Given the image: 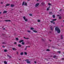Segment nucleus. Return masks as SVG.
I'll list each match as a JSON object with an SVG mask.
<instances>
[{
    "label": "nucleus",
    "mask_w": 64,
    "mask_h": 64,
    "mask_svg": "<svg viewBox=\"0 0 64 64\" xmlns=\"http://www.w3.org/2000/svg\"><path fill=\"white\" fill-rule=\"evenodd\" d=\"M9 57H10V58H11V56H9Z\"/></svg>",
    "instance_id": "nucleus-57"
},
{
    "label": "nucleus",
    "mask_w": 64,
    "mask_h": 64,
    "mask_svg": "<svg viewBox=\"0 0 64 64\" xmlns=\"http://www.w3.org/2000/svg\"><path fill=\"white\" fill-rule=\"evenodd\" d=\"M50 9L49 8H47L46 10L47 11H48V10H49Z\"/></svg>",
    "instance_id": "nucleus-34"
},
{
    "label": "nucleus",
    "mask_w": 64,
    "mask_h": 64,
    "mask_svg": "<svg viewBox=\"0 0 64 64\" xmlns=\"http://www.w3.org/2000/svg\"><path fill=\"white\" fill-rule=\"evenodd\" d=\"M33 31L34 32H35V33H37V31L35 30H33Z\"/></svg>",
    "instance_id": "nucleus-10"
},
{
    "label": "nucleus",
    "mask_w": 64,
    "mask_h": 64,
    "mask_svg": "<svg viewBox=\"0 0 64 64\" xmlns=\"http://www.w3.org/2000/svg\"><path fill=\"white\" fill-rule=\"evenodd\" d=\"M49 33H51V32H49Z\"/></svg>",
    "instance_id": "nucleus-55"
},
{
    "label": "nucleus",
    "mask_w": 64,
    "mask_h": 64,
    "mask_svg": "<svg viewBox=\"0 0 64 64\" xmlns=\"http://www.w3.org/2000/svg\"><path fill=\"white\" fill-rule=\"evenodd\" d=\"M40 4L39 3H37L35 5V7H38L39 5Z\"/></svg>",
    "instance_id": "nucleus-3"
},
{
    "label": "nucleus",
    "mask_w": 64,
    "mask_h": 64,
    "mask_svg": "<svg viewBox=\"0 0 64 64\" xmlns=\"http://www.w3.org/2000/svg\"><path fill=\"white\" fill-rule=\"evenodd\" d=\"M3 29L4 30H5V28H3Z\"/></svg>",
    "instance_id": "nucleus-59"
},
{
    "label": "nucleus",
    "mask_w": 64,
    "mask_h": 64,
    "mask_svg": "<svg viewBox=\"0 0 64 64\" xmlns=\"http://www.w3.org/2000/svg\"><path fill=\"white\" fill-rule=\"evenodd\" d=\"M52 21H56V20H57V19H52Z\"/></svg>",
    "instance_id": "nucleus-14"
},
{
    "label": "nucleus",
    "mask_w": 64,
    "mask_h": 64,
    "mask_svg": "<svg viewBox=\"0 0 64 64\" xmlns=\"http://www.w3.org/2000/svg\"><path fill=\"white\" fill-rule=\"evenodd\" d=\"M4 21L6 22H10V21H11V20H5Z\"/></svg>",
    "instance_id": "nucleus-5"
},
{
    "label": "nucleus",
    "mask_w": 64,
    "mask_h": 64,
    "mask_svg": "<svg viewBox=\"0 0 64 64\" xmlns=\"http://www.w3.org/2000/svg\"><path fill=\"white\" fill-rule=\"evenodd\" d=\"M7 12V11L6 10H4L3 12V14H4V13H6Z\"/></svg>",
    "instance_id": "nucleus-7"
},
{
    "label": "nucleus",
    "mask_w": 64,
    "mask_h": 64,
    "mask_svg": "<svg viewBox=\"0 0 64 64\" xmlns=\"http://www.w3.org/2000/svg\"><path fill=\"white\" fill-rule=\"evenodd\" d=\"M55 30L56 31H57L58 33H60V32H61L60 30L57 26L55 28Z\"/></svg>",
    "instance_id": "nucleus-1"
},
{
    "label": "nucleus",
    "mask_w": 64,
    "mask_h": 64,
    "mask_svg": "<svg viewBox=\"0 0 64 64\" xmlns=\"http://www.w3.org/2000/svg\"><path fill=\"white\" fill-rule=\"evenodd\" d=\"M46 60L47 61H48V60H47V59H46Z\"/></svg>",
    "instance_id": "nucleus-64"
},
{
    "label": "nucleus",
    "mask_w": 64,
    "mask_h": 64,
    "mask_svg": "<svg viewBox=\"0 0 64 64\" xmlns=\"http://www.w3.org/2000/svg\"><path fill=\"white\" fill-rule=\"evenodd\" d=\"M23 18L24 19V20L26 19V17H25V16H24L23 17Z\"/></svg>",
    "instance_id": "nucleus-31"
},
{
    "label": "nucleus",
    "mask_w": 64,
    "mask_h": 64,
    "mask_svg": "<svg viewBox=\"0 0 64 64\" xmlns=\"http://www.w3.org/2000/svg\"><path fill=\"white\" fill-rule=\"evenodd\" d=\"M59 18V19H61V17L60 16Z\"/></svg>",
    "instance_id": "nucleus-39"
},
{
    "label": "nucleus",
    "mask_w": 64,
    "mask_h": 64,
    "mask_svg": "<svg viewBox=\"0 0 64 64\" xmlns=\"http://www.w3.org/2000/svg\"><path fill=\"white\" fill-rule=\"evenodd\" d=\"M24 5L25 6H27V3H26V2L25 3V4H24Z\"/></svg>",
    "instance_id": "nucleus-17"
},
{
    "label": "nucleus",
    "mask_w": 64,
    "mask_h": 64,
    "mask_svg": "<svg viewBox=\"0 0 64 64\" xmlns=\"http://www.w3.org/2000/svg\"><path fill=\"white\" fill-rule=\"evenodd\" d=\"M24 54V53L23 52H21L20 54V55H23Z\"/></svg>",
    "instance_id": "nucleus-9"
},
{
    "label": "nucleus",
    "mask_w": 64,
    "mask_h": 64,
    "mask_svg": "<svg viewBox=\"0 0 64 64\" xmlns=\"http://www.w3.org/2000/svg\"><path fill=\"white\" fill-rule=\"evenodd\" d=\"M1 4H3V2H1L0 3Z\"/></svg>",
    "instance_id": "nucleus-53"
},
{
    "label": "nucleus",
    "mask_w": 64,
    "mask_h": 64,
    "mask_svg": "<svg viewBox=\"0 0 64 64\" xmlns=\"http://www.w3.org/2000/svg\"><path fill=\"white\" fill-rule=\"evenodd\" d=\"M12 50H14V51H16V49L15 48H13Z\"/></svg>",
    "instance_id": "nucleus-19"
},
{
    "label": "nucleus",
    "mask_w": 64,
    "mask_h": 64,
    "mask_svg": "<svg viewBox=\"0 0 64 64\" xmlns=\"http://www.w3.org/2000/svg\"><path fill=\"white\" fill-rule=\"evenodd\" d=\"M14 44H17V43H16V42H15L14 43Z\"/></svg>",
    "instance_id": "nucleus-46"
},
{
    "label": "nucleus",
    "mask_w": 64,
    "mask_h": 64,
    "mask_svg": "<svg viewBox=\"0 0 64 64\" xmlns=\"http://www.w3.org/2000/svg\"><path fill=\"white\" fill-rule=\"evenodd\" d=\"M40 20H38V22H40Z\"/></svg>",
    "instance_id": "nucleus-29"
},
{
    "label": "nucleus",
    "mask_w": 64,
    "mask_h": 64,
    "mask_svg": "<svg viewBox=\"0 0 64 64\" xmlns=\"http://www.w3.org/2000/svg\"><path fill=\"white\" fill-rule=\"evenodd\" d=\"M46 51H50V50L49 49H47L46 50Z\"/></svg>",
    "instance_id": "nucleus-25"
},
{
    "label": "nucleus",
    "mask_w": 64,
    "mask_h": 64,
    "mask_svg": "<svg viewBox=\"0 0 64 64\" xmlns=\"http://www.w3.org/2000/svg\"><path fill=\"white\" fill-rule=\"evenodd\" d=\"M1 13H2V12H0V14H1Z\"/></svg>",
    "instance_id": "nucleus-61"
},
{
    "label": "nucleus",
    "mask_w": 64,
    "mask_h": 64,
    "mask_svg": "<svg viewBox=\"0 0 64 64\" xmlns=\"http://www.w3.org/2000/svg\"><path fill=\"white\" fill-rule=\"evenodd\" d=\"M11 7H14V4H11Z\"/></svg>",
    "instance_id": "nucleus-8"
},
{
    "label": "nucleus",
    "mask_w": 64,
    "mask_h": 64,
    "mask_svg": "<svg viewBox=\"0 0 64 64\" xmlns=\"http://www.w3.org/2000/svg\"><path fill=\"white\" fill-rule=\"evenodd\" d=\"M18 46L19 47H21V45L20 44H18Z\"/></svg>",
    "instance_id": "nucleus-15"
},
{
    "label": "nucleus",
    "mask_w": 64,
    "mask_h": 64,
    "mask_svg": "<svg viewBox=\"0 0 64 64\" xmlns=\"http://www.w3.org/2000/svg\"><path fill=\"white\" fill-rule=\"evenodd\" d=\"M4 52H7V50H4Z\"/></svg>",
    "instance_id": "nucleus-32"
},
{
    "label": "nucleus",
    "mask_w": 64,
    "mask_h": 64,
    "mask_svg": "<svg viewBox=\"0 0 64 64\" xmlns=\"http://www.w3.org/2000/svg\"><path fill=\"white\" fill-rule=\"evenodd\" d=\"M25 55H27V53L26 52H25L24 53Z\"/></svg>",
    "instance_id": "nucleus-27"
},
{
    "label": "nucleus",
    "mask_w": 64,
    "mask_h": 64,
    "mask_svg": "<svg viewBox=\"0 0 64 64\" xmlns=\"http://www.w3.org/2000/svg\"><path fill=\"white\" fill-rule=\"evenodd\" d=\"M10 4H6V6H10Z\"/></svg>",
    "instance_id": "nucleus-18"
},
{
    "label": "nucleus",
    "mask_w": 64,
    "mask_h": 64,
    "mask_svg": "<svg viewBox=\"0 0 64 64\" xmlns=\"http://www.w3.org/2000/svg\"><path fill=\"white\" fill-rule=\"evenodd\" d=\"M16 40H17V41H18V40H19V39L18 38H16Z\"/></svg>",
    "instance_id": "nucleus-30"
},
{
    "label": "nucleus",
    "mask_w": 64,
    "mask_h": 64,
    "mask_svg": "<svg viewBox=\"0 0 64 64\" xmlns=\"http://www.w3.org/2000/svg\"><path fill=\"white\" fill-rule=\"evenodd\" d=\"M24 39H26V38H25V37H24Z\"/></svg>",
    "instance_id": "nucleus-49"
},
{
    "label": "nucleus",
    "mask_w": 64,
    "mask_h": 64,
    "mask_svg": "<svg viewBox=\"0 0 64 64\" xmlns=\"http://www.w3.org/2000/svg\"><path fill=\"white\" fill-rule=\"evenodd\" d=\"M20 41H21V42H24V40H20Z\"/></svg>",
    "instance_id": "nucleus-37"
},
{
    "label": "nucleus",
    "mask_w": 64,
    "mask_h": 64,
    "mask_svg": "<svg viewBox=\"0 0 64 64\" xmlns=\"http://www.w3.org/2000/svg\"><path fill=\"white\" fill-rule=\"evenodd\" d=\"M50 22L51 23H52V24H54V25L55 24V22L54 21H50Z\"/></svg>",
    "instance_id": "nucleus-2"
},
{
    "label": "nucleus",
    "mask_w": 64,
    "mask_h": 64,
    "mask_svg": "<svg viewBox=\"0 0 64 64\" xmlns=\"http://www.w3.org/2000/svg\"><path fill=\"white\" fill-rule=\"evenodd\" d=\"M61 39H63V35H61Z\"/></svg>",
    "instance_id": "nucleus-13"
},
{
    "label": "nucleus",
    "mask_w": 64,
    "mask_h": 64,
    "mask_svg": "<svg viewBox=\"0 0 64 64\" xmlns=\"http://www.w3.org/2000/svg\"><path fill=\"white\" fill-rule=\"evenodd\" d=\"M51 47H52L53 48H54V46H51Z\"/></svg>",
    "instance_id": "nucleus-44"
},
{
    "label": "nucleus",
    "mask_w": 64,
    "mask_h": 64,
    "mask_svg": "<svg viewBox=\"0 0 64 64\" xmlns=\"http://www.w3.org/2000/svg\"><path fill=\"white\" fill-rule=\"evenodd\" d=\"M48 5L50 6V5H52V4H50V3H48Z\"/></svg>",
    "instance_id": "nucleus-36"
},
{
    "label": "nucleus",
    "mask_w": 64,
    "mask_h": 64,
    "mask_svg": "<svg viewBox=\"0 0 64 64\" xmlns=\"http://www.w3.org/2000/svg\"><path fill=\"white\" fill-rule=\"evenodd\" d=\"M61 11H62V9H60V10H59V11L60 12Z\"/></svg>",
    "instance_id": "nucleus-43"
},
{
    "label": "nucleus",
    "mask_w": 64,
    "mask_h": 64,
    "mask_svg": "<svg viewBox=\"0 0 64 64\" xmlns=\"http://www.w3.org/2000/svg\"><path fill=\"white\" fill-rule=\"evenodd\" d=\"M31 30H34V28H31Z\"/></svg>",
    "instance_id": "nucleus-33"
},
{
    "label": "nucleus",
    "mask_w": 64,
    "mask_h": 64,
    "mask_svg": "<svg viewBox=\"0 0 64 64\" xmlns=\"http://www.w3.org/2000/svg\"><path fill=\"white\" fill-rule=\"evenodd\" d=\"M26 62L27 63H30V62L27 61Z\"/></svg>",
    "instance_id": "nucleus-21"
},
{
    "label": "nucleus",
    "mask_w": 64,
    "mask_h": 64,
    "mask_svg": "<svg viewBox=\"0 0 64 64\" xmlns=\"http://www.w3.org/2000/svg\"><path fill=\"white\" fill-rule=\"evenodd\" d=\"M26 39L27 40L29 39V38H26Z\"/></svg>",
    "instance_id": "nucleus-41"
},
{
    "label": "nucleus",
    "mask_w": 64,
    "mask_h": 64,
    "mask_svg": "<svg viewBox=\"0 0 64 64\" xmlns=\"http://www.w3.org/2000/svg\"><path fill=\"white\" fill-rule=\"evenodd\" d=\"M2 43L3 44H6V43L5 42H3Z\"/></svg>",
    "instance_id": "nucleus-24"
},
{
    "label": "nucleus",
    "mask_w": 64,
    "mask_h": 64,
    "mask_svg": "<svg viewBox=\"0 0 64 64\" xmlns=\"http://www.w3.org/2000/svg\"><path fill=\"white\" fill-rule=\"evenodd\" d=\"M24 20H25V21H26V22H27V21H28V20L26 18Z\"/></svg>",
    "instance_id": "nucleus-23"
},
{
    "label": "nucleus",
    "mask_w": 64,
    "mask_h": 64,
    "mask_svg": "<svg viewBox=\"0 0 64 64\" xmlns=\"http://www.w3.org/2000/svg\"><path fill=\"white\" fill-rule=\"evenodd\" d=\"M41 4L42 5H43V6H45V2H42Z\"/></svg>",
    "instance_id": "nucleus-4"
},
{
    "label": "nucleus",
    "mask_w": 64,
    "mask_h": 64,
    "mask_svg": "<svg viewBox=\"0 0 64 64\" xmlns=\"http://www.w3.org/2000/svg\"><path fill=\"white\" fill-rule=\"evenodd\" d=\"M17 54H18V52H17Z\"/></svg>",
    "instance_id": "nucleus-60"
},
{
    "label": "nucleus",
    "mask_w": 64,
    "mask_h": 64,
    "mask_svg": "<svg viewBox=\"0 0 64 64\" xmlns=\"http://www.w3.org/2000/svg\"><path fill=\"white\" fill-rule=\"evenodd\" d=\"M27 50V48H25V49H24V50Z\"/></svg>",
    "instance_id": "nucleus-45"
},
{
    "label": "nucleus",
    "mask_w": 64,
    "mask_h": 64,
    "mask_svg": "<svg viewBox=\"0 0 64 64\" xmlns=\"http://www.w3.org/2000/svg\"><path fill=\"white\" fill-rule=\"evenodd\" d=\"M2 48H4L5 47V46H2Z\"/></svg>",
    "instance_id": "nucleus-42"
},
{
    "label": "nucleus",
    "mask_w": 64,
    "mask_h": 64,
    "mask_svg": "<svg viewBox=\"0 0 64 64\" xmlns=\"http://www.w3.org/2000/svg\"><path fill=\"white\" fill-rule=\"evenodd\" d=\"M7 56H8V57H10V56H9V55H8Z\"/></svg>",
    "instance_id": "nucleus-50"
},
{
    "label": "nucleus",
    "mask_w": 64,
    "mask_h": 64,
    "mask_svg": "<svg viewBox=\"0 0 64 64\" xmlns=\"http://www.w3.org/2000/svg\"><path fill=\"white\" fill-rule=\"evenodd\" d=\"M34 63H36V61L34 62Z\"/></svg>",
    "instance_id": "nucleus-51"
},
{
    "label": "nucleus",
    "mask_w": 64,
    "mask_h": 64,
    "mask_svg": "<svg viewBox=\"0 0 64 64\" xmlns=\"http://www.w3.org/2000/svg\"><path fill=\"white\" fill-rule=\"evenodd\" d=\"M49 14L50 15H52L53 13H52V12H49Z\"/></svg>",
    "instance_id": "nucleus-12"
},
{
    "label": "nucleus",
    "mask_w": 64,
    "mask_h": 64,
    "mask_svg": "<svg viewBox=\"0 0 64 64\" xmlns=\"http://www.w3.org/2000/svg\"><path fill=\"white\" fill-rule=\"evenodd\" d=\"M22 45H24V44H25V43H24V42H22Z\"/></svg>",
    "instance_id": "nucleus-26"
},
{
    "label": "nucleus",
    "mask_w": 64,
    "mask_h": 64,
    "mask_svg": "<svg viewBox=\"0 0 64 64\" xmlns=\"http://www.w3.org/2000/svg\"><path fill=\"white\" fill-rule=\"evenodd\" d=\"M56 57H57V56H56V55H54V56L53 57V58H56Z\"/></svg>",
    "instance_id": "nucleus-22"
},
{
    "label": "nucleus",
    "mask_w": 64,
    "mask_h": 64,
    "mask_svg": "<svg viewBox=\"0 0 64 64\" xmlns=\"http://www.w3.org/2000/svg\"><path fill=\"white\" fill-rule=\"evenodd\" d=\"M42 41H44V39H42Z\"/></svg>",
    "instance_id": "nucleus-38"
},
{
    "label": "nucleus",
    "mask_w": 64,
    "mask_h": 64,
    "mask_svg": "<svg viewBox=\"0 0 64 64\" xmlns=\"http://www.w3.org/2000/svg\"><path fill=\"white\" fill-rule=\"evenodd\" d=\"M28 47H30V46H28Z\"/></svg>",
    "instance_id": "nucleus-63"
},
{
    "label": "nucleus",
    "mask_w": 64,
    "mask_h": 64,
    "mask_svg": "<svg viewBox=\"0 0 64 64\" xmlns=\"http://www.w3.org/2000/svg\"><path fill=\"white\" fill-rule=\"evenodd\" d=\"M27 47H28V46H26V48H27Z\"/></svg>",
    "instance_id": "nucleus-58"
},
{
    "label": "nucleus",
    "mask_w": 64,
    "mask_h": 64,
    "mask_svg": "<svg viewBox=\"0 0 64 64\" xmlns=\"http://www.w3.org/2000/svg\"><path fill=\"white\" fill-rule=\"evenodd\" d=\"M25 61H29V60H25Z\"/></svg>",
    "instance_id": "nucleus-47"
},
{
    "label": "nucleus",
    "mask_w": 64,
    "mask_h": 64,
    "mask_svg": "<svg viewBox=\"0 0 64 64\" xmlns=\"http://www.w3.org/2000/svg\"><path fill=\"white\" fill-rule=\"evenodd\" d=\"M50 30H51L52 31H53V30H54V29L53 28L52 26H51V27H50Z\"/></svg>",
    "instance_id": "nucleus-6"
},
{
    "label": "nucleus",
    "mask_w": 64,
    "mask_h": 64,
    "mask_svg": "<svg viewBox=\"0 0 64 64\" xmlns=\"http://www.w3.org/2000/svg\"><path fill=\"white\" fill-rule=\"evenodd\" d=\"M28 32H31V31H30V30H28Z\"/></svg>",
    "instance_id": "nucleus-40"
},
{
    "label": "nucleus",
    "mask_w": 64,
    "mask_h": 64,
    "mask_svg": "<svg viewBox=\"0 0 64 64\" xmlns=\"http://www.w3.org/2000/svg\"><path fill=\"white\" fill-rule=\"evenodd\" d=\"M52 17L54 18H55V15H52Z\"/></svg>",
    "instance_id": "nucleus-16"
},
{
    "label": "nucleus",
    "mask_w": 64,
    "mask_h": 64,
    "mask_svg": "<svg viewBox=\"0 0 64 64\" xmlns=\"http://www.w3.org/2000/svg\"><path fill=\"white\" fill-rule=\"evenodd\" d=\"M57 16H60V15H57Z\"/></svg>",
    "instance_id": "nucleus-54"
},
{
    "label": "nucleus",
    "mask_w": 64,
    "mask_h": 64,
    "mask_svg": "<svg viewBox=\"0 0 64 64\" xmlns=\"http://www.w3.org/2000/svg\"><path fill=\"white\" fill-rule=\"evenodd\" d=\"M62 60H64V58H62Z\"/></svg>",
    "instance_id": "nucleus-48"
},
{
    "label": "nucleus",
    "mask_w": 64,
    "mask_h": 64,
    "mask_svg": "<svg viewBox=\"0 0 64 64\" xmlns=\"http://www.w3.org/2000/svg\"><path fill=\"white\" fill-rule=\"evenodd\" d=\"M21 41H19V43H21Z\"/></svg>",
    "instance_id": "nucleus-52"
},
{
    "label": "nucleus",
    "mask_w": 64,
    "mask_h": 64,
    "mask_svg": "<svg viewBox=\"0 0 64 64\" xmlns=\"http://www.w3.org/2000/svg\"><path fill=\"white\" fill-rule=\"evenodd\" d=\"M50 7H50V6H49L48 7V8H50Z\"/></svg>",
    "instance_id": "nucleus-56"
},
{
    "label": "nucleus",
    "mask_w": 64,
    "mask_h": 64,
    "mask_svg": "<svg viewBox=\"0 0 64 64\" xmlns=\"http://www.w3.org/2000/svg\"><path fill=\"white\" fill-rule=\"evenodd\" d=\"M57 53H59V54H60L61 53V52L60 51H58L57 52Z\"/></svg>",
    "instance_id": "nucleus-20"
},
{
    "label": "nucleus",
    "mask_w": 64,
    "mask_h": 64,
    "mask_svg": "<svg viewBox=\"0 0 64 64\" xmlns=\"http://www.w3.org/2000/svg\"><path fill=\"white\" fill-rule=\"evenodd\" d=\"M30 16H32V14H29Z\"/></svg>",
    "instance_id": "nucleus-35"
},
{
    "label": "nucleus",
    "mask_w": 64,
    "mask_h": 64,
    "mask_svg": "<svg viewBox=\"0 0 64 64\" xmlns=\"http://www.w3.org/2000/svg\"><path fill=\"white\" fill-rule=\"evenodd\" d=\"M49 40L50 42H51V40Z\"/></svg>",
    "instance_id": "nucleus-62"
},
{
    "label": "nucleus",
    "mask_w": 64,
    "mask_h": 64,
    "mask_svg": "<svg viewBox=\"0 0 64 64\" xmlns=\"http://www.w3.org/2000/svg\"><path fill=\"white\" fill-rule=\"evenodd\" d=\"M4 64H7V62H6V61H4Z\"/></svg>",
    "instance_id": "nucleus-28"
},
{
    "label": "nucleus",
    "mask_w": 64,
    "mask_h": 64,
    "mask_svg": "<svg viewBox=\"0 0 64 64\" xmlns=\"http://www.w3.org/2000/svg\"><path fill=\"white\" fill-rule=\"evenodd\" d=\"M25 4V2H23L22 3V6H23Z\"/></svg>",
    "instance_id": "nucleus-11"
}]
</instances>
